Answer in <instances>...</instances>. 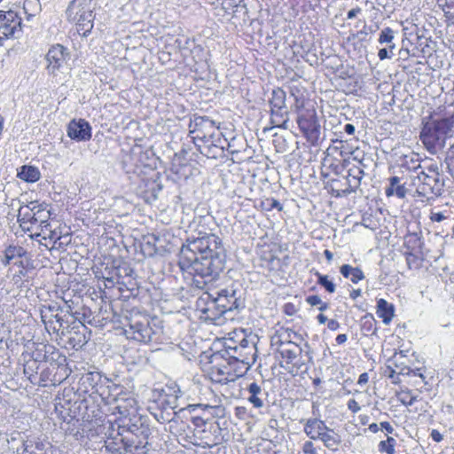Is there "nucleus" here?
I'll use <instances>...</instances> for the list:
<instances>
[{"mask_svg": "<svg viewBox=\"0 0 454 454\" xmlns=\"http://www.w3.org/2000/svg\"><path fill=\"white\" fill-rule=\"evenodd\" d=\"M225 254L222 239L215 233L199 232L183 243L178 265L193 276L209 277L223 268Z\"/></svg>", "mask_w": 454, "mask_h": 454, "instance_id": "nucleus-1", "label": "nucleus"}, {"mask_svg": "<svg viewBox=\"0 0 454 454\" xmlns=\"http://www.w3.org/2000/svg\"><path fill=\"white\" fill-rule=\"evenodd\" d=\"M290 95L294 98L292 109L296 115L295 121L301 136L309 146H317L320 141L321 125L316 99L311 98L309 90L301 84L292 85Z\"/></svg>", "mask_w": 454, "mask_h": 454, "instance_id": "nucleus-2", "label": "nucleus"}, {"mask_svg": "<svg viewBox=\"0 0 454 454\" xmlns=\"http://www.w3.org/2000/svg\"><path fill=\"white\" fill-rule=\"evenodd\" d=\"M189 132L198 151L207 158H215L214 150L223 149L219 126L207 116L194 115L189 123Z\"/></svg>", "mask_w": 454, "mask_h": 454, "instance_id": "nucleus-3", "label": "nucleus"}, {"mask_svg": "<svg viewBox=\"0 0 454 454\" xmlns=\"http://www.w3.org/2000/svg\"><path fill=\"white\" fill-rule=\"evenodd\" d=\"M0 262L8 266V277L14 284H24L30 279L34 270L32 254L23 246L10 243L0 250Z\"/></svg>", "mask_w": 454, "mask_h": 454, "instance_id": "nucleus-4", "label": "nucleus"}, {"mask_svg": "<svg viewBox=\"0 0 454 454\" xmlns=\"http://www.w3.org/2000/svg\"><path fill=\"white\" fill-rule=\"evenodd\" d=\"M453 128V116L439 119L430 116L422 121L419 140L428 153L434 154L445 146L446 140L450 137Z\"/></svg>", "mask_w": 454, "mask_h": 454, "instance_id": "nucleus-5", "label": "nucleus"}, {"mask_svg": "<svg viewBox=\"0 0 454 454\" xmlns=\"http://www.w3.org/2000/svg\"><path fill=\"white\" fill-rule=\"evenodd\" d=\"M51 206L46 201L35 200L22 204L17 215V222L20 228L26 233L34 234L35 226L47 228L51 216Z\"/></svg>", "mask_w": 454, "mask_h": 454, "instance_id": "nucleus-6", "label": "nucleus"}, {"mask_svg": "<svg viewBox=\"0 0 454 454\" xmlns=\"http://www.w3.org/2000/svg\"><path fill=\"white\" fill-rule=\"evenodd\" d=\"M245 306V290L242 286H227L224 289L212 294L207 303L208 314L214 316V321L227 311L239 309Z\"/></svg>", "mask_w": 454, "mask_h": 454, "instance_id": "nucleus-7", "label": "nucleus"}, {"mask_svg": "<svg viewBox=\"0 0 454 454\" xmlns=\"http://www.w3.org/2000/svg\"><path fill=\"white\" fill-rule=\"evenodd\" d=\"M245 306V290L242 286H227L224 289L212 294L207 303L208 314L214 316V321L227 311L239 309Z\"/></svg>", "mask_w": 454, "mask_h": 454, "instance_id": "nucleus-8", "label": "nucleus"}, {"mask_svg": "<svg viewBox=\"0 0 454 454\" xmlns=\"http://www.w3.org/2000/svg\"><path fill=\"white\" fill-rule=\"evenodd\" d=\"M93 0H72L67 10L66 17L68 23L82 36H88L94 27Z\"/></svg>", "mask_w": 454, "mask_h": 454, "instance_id": "nucleus-9", "label": "nucleus"}, {"mask_svg": "<svg viewBox=\"0 0 454 454\" xmlns=\"http://www.w3.org/2000/svg\"><path fill=\"white\" fill-rule=\"evenodd\" d=\"M36 4L32 0H14L9 3L8 10H0V41L12 38L21 31L22 19L20 10L22 8L27 18L34 16L28 12V7Z\"/></svg>", "mask_w": 454, "mask_h": 454, "instance_id": "nucleus-10", "label": "nucleus"}, {"mask_svg": "<svg viewBox=\"0 0 454 454\" xmlns=\"http://www.w3.org/2000/svg\"><path fill=\"white\" fill-rule=\"evenodd\" d=\"M412 184L416 187L414 197L429 200L441 193L443 183L438 164L432 160L424 165L422 170L413 179Z\"/></svg>", "mask_w": 454, "mask_h": 454, "instance_id": "nucleus-11", "label": "nucleus"}, {"mask_svg": "<svg viewBox=\"0 0 454 454\" xmlns=\"http://www.w3.org/2000/svg\"><path fill=\"white\" fill-rule=\"evenodd\" d=\"M297 340H301V335L295 332L286 329L273 338V345L277 346V351L286 364V368L301 367V356L302 348Z\"/></svg>", "mask_w": 454, "mask_h": 454, "instance_id": "nucleus-12", "label": "nucleus"}, {"mask_svg": "<svg viewBox=\"0 0 454 454\" xmlns=\"http://www.w3.org/2000/svg\"><path fill=\"white\" fill-rule=\"evenodd\" d=\"M203 156L198 149L183 148L175 153L173 158L171 165L173 174L180 180H187L200 175Z\"/></svg>", "mask_w": 454, "mask_h": 454, "instance_id": "nucleus-13", "label": "nucleus"}, {"mask_svg": "<svg viewBox=\"0 0 454 454\" xmlns=\"http://www.w3.org/2000/svg\"><path fill=\"white\" fill-rule=\"evenodd\" d=\"M350 152L342 140H336L331 144L322 160L321 175L333 176L343 173L349 164Z\"/></svg>", "mask_w": 454, "mask_h": 454, "instance_id": "nucleus-14", "label": "nucleus"}, {"mask_svg": "<svg viewBox=\"0 0 454 454\" xmlns=\"http://www.w3.org/2000/svg\"><path fill=\"white\" fill-rule=\"evenodd\" d=\"M126 319L128 325L124 332L128 338L143 343H149L154 340L157 331L153 328L148 315L132 310Z\"/></svg>", "mask_w": 454, "mask_h": 454, "instance_id": "nucleus-15", "label": "nucleus"}, {"mask_svg": "<svg viewBox=\"0 0 454 454\" xmlns=\"http://www.w3.org/2000/svg\"><path fill=\"white\" fill-rule=\"evenodd\" d=\"M400 251L404 256L409 269L418 270L421 268L425 261L421 233L408 232L404 235Z\"/></svg>", "mask_w": 454, "mask_h": 454, "instance_id": "nucleus-16", "label": "nucleus"}, {"mask_svg": "<svg viewBox=\"0 0 454 454\" xmlns=\"http://www.w3.org/2000/svg\"><path fill=\"white\" fill-rule=\"evenodd\" d=\"M69 58L70 52L67 47L60 43L52 44L45 55L47 72L55 74L67 64Z\"/></svg>", "mask_w": 454, "mask_h": 454, "instance_id": "nucleus-17", "label": "nucleus"}, {"mask_svg": "<svg viewBox=\"0 0 454 454\" xmlns=\"http://www.w3.org/2000/svg\"><path fill=\"white\" fill-rule=\"evenodd\" d=\"M68 232L67 231V227L65 224L61 223H58V224H54V223L49 220V226L47 228H42L39 232L35 234H29L31 239H37L41 237L43 239L49 241L53 247L56 245L60 246L62 242L61 239L67 237Z\"/></svg>", "mask_w": 454, "mask_h": 454, "instance_id": "nucleus-18", "label": "nucleus"}, {"mask_svg": "<svg viewBox=\"0 0 454 454\" xmlns=\"http://www.w3.org/2000/svg\"><path fill=\"white\" fill-rule=\"evenodd\" d=\"M67 137L77 142H85L90 140L92 137V128L85 119H73L67 127Z\"/></svg>", "mask_w": 454, "mask_h": 454, "instance_id": "nucleus-19", "label": "nucleus"}, {"mask_svg": "<svg viewBox=\"0 0 454 454\" xmlns=\"http://www.w3.org/2000/svg\"><path fill=\"white\" fill-rule=\"evenodd\" d=\"M322 178L325 189H327L328 192L331 193L332 196L339 198L351 193L343 173L336 174V176L331 177L328 176H323Z\"/></svg>", "mask_w": 454, "mask_h": 454, "instance_id": "nucleus-20", "label": "nucleus"}, {"mask_svg": "<svg viewBox=\"0 0 454 454\" xmlns=\"http://www.w3.org/2000/svg\"><path fill=\"white\" fill-rule=\"evenodd\" d=\"M231 351H229V356L231 358L249 366L255 363L257 352L255 343H249L248 346L245 348L231 346Z\"/></svg>", "mask_w": 454, "mask_h": 454, "instance_id": "nucleus-21", "label": "nucleus"}, {"mask_svg": "<svg viewBox=\"0 0 454 454\" xmlns=\"http://www.w3.org/2000/svg\"><path fill=\"white\" fill-rule=\"evenodd\" d=\"M247 401L253 405L254 408L260 409L264 406L268 394L263 388L262 384L252 382L247 388Z\"/></svg>", "mask_w": 454, "mask_h": 454, "instance_id": "nucleus-22", "label": "nucleus"}, {"mask_svg": "<svg viewBox=\"0 0 454 454\" xmlns=\"http://www.w3.org/2000/svg\"><path fill=\"white\" fill-rule=\"evenodd\" d=\"M304 424V433L312 440H318L321 434L325 432L327 426L321 419L312 418L305 420H301Z\"/></svg>", "mask_w": 454, "mask_h": 454, "instance_id": "nucleus-23", "label": "nucleus"}, {"mask_svg": "<svg viewBox=\"0 0 454 454\" xmlns=\"http://www.w3.org/2000/svg\"><path fill=\"white\" fill-rule=\"evenodd\" d=\"M116 403L117 404L114 409L122 417H128L137 412V402L131 395L119 397L116 399Z\"/></svg>", "mask_w": 454, "mask_h": 454, "instance_id": "nucleus-24", "label": "nucleus"}, {"mask_svg": "<svg viewBox=\"0 0 454 454\" xmlns=\"http://www.w3.org/2000/svg\"><path fill=\"white\" fill-rule=\"evenodd\" d=\"M114 271L115 261H112L108 262H102L97 266L95 275L98 280L114 284V281L116 280Z\"/></svg>", "mask_w": 454, "mask_h": 454, "instance_id": "nucleus-25", "label": "nucleus"}, {"mask_svg": "<svg viewBox=\"0 0 454 454\" xmlns=\"http://www.w3.org/2000/svg\"><path fill=\"white\" fill-rule=\"evenodd\" d=\"M211 379L215 382L227 384L235 380V374L225 364L216 365L211 369Z\"/></svg>", "mask_w": 454, "mask_h": 454, "instance_id": "nucleus-26", "label": "nucleus"}, {"mask_svg": "<svg viewBox=\"0 0 454 454\" xmlns=\"http://www.w3.org/2000/svg\"><path fill=\"white\" fill-rule=\"evenodd\" d=\"M17 177L26 183H35L41 178V172L35 166L22 165L17 169Z\"/></svg>", "mask_w": 454, "mask_h": 454, "instance_id": "nucleus-27", "label": "nucleus"}, {"mask_svg": "<svg viewBox=\"0 0 454 454\" xmlns=\"http://www.w3.org/2000/svg\"><path fill=\"white\" fill-rule=\"evenodd\" d=\"M116 280L114 284H130L132 281L133 270L125 262H115Z\"/></svg>", "mask_w": 454, "mask_h": 454, "instance_id": "nucleus-28", "label": "nucleus"}, {"mask_svg": "<svg viewBox=\"0 0 454 454\" xmlns=\"http://www.w3.org/2000/svg\"><path fill=\"white\" fill-rule=\"evenodd\" d=\"M376 314L382 319L385 325H389L395 315L394 305L384 299H379L377 301Z\"/></svg>", "mask_w": 454, "mask_h": 454, "instance_id": "nucleus-29", "label": "nucleus"}, {"mask_svg": "<svg viewBox=\"0 0 454 454\" xmlns=\"http://www.w3.org/2000/svg\"><path fill=\"white\" fill-rule=\"evenodd\" d=\"M363 176L364 170L359 165L354 164L348 169V174L344 175V177L347 179L348 186L351 192H355L360 186Z\"/></svg>", "mask_w": 454, "mask_h": 454, "instance_id": "nucleus-30", "label": "nucleus"}, {"mask_svg": "<svg viewBox=\"0 0 454 454\" xmlns=\"http://www.w3.org/2000/svg\"><path fill=\"white\" fill-rule=\"evenodd\" d=\"M280 251V246L275 242L264 243L260 247V257L262 261L272 263L278 259V253Z\"/></svg>", "mask_w": 454, "mask_h": 454, "instance_id": "nucleus-31", "label": "nucleus"}, {"mask_svg": "<svg viewBox=\"0 0 454 454\" xmlns=\"http://www.w3.org/2000/svg\"><path fill=\"white\" fill-rule=\"evenodd\" d=\"M387 197L395 195L399 199H403L407 194V189L404 184H400L398 176H392L389 178V185L385 190Z\"/></svg>", "mask_w": 454, "mask_h": 454, "instance_id": "nucleus-32", "label": "nucleus"}, {"mask_svg": "<svg viewBox=\"0 0 454 454\" xmlns=\"http://www.w3.org/2000/svg\"><path fill=\"white\" fill-rule=\"evenodd\" d=\"M340 272L347 280H350L354 284L364 278V274L359 267H354L349 264L341 265Z\"/></svg>", "mask_w": 454, "mask_h": 454, "instance_id": "nucleus-33", "label": "nucleus"}, {"mask_svg": "<svg viewBox=\"0 0 454 454\" xmlns=\"http://www.w3.org/2000/svg\"><path fill=\"white\" fill-rule=\"evenodd\" d=\"M210 298H212V293L205 292L196 301V309L201 313V317H204L205 320L214 321V316L208 314V309H207V303L209 302Z\"/></svg>", "mask_w": 454, "mask_h": 454, "instance_id": "nucleus-34", "label": "nucleus"}, {"mask_svg": "<svg viewBox=\"0 0 454 454\" xmlns=\"http://www.w3.org/2000/svg\"><path fill=\"white\" fill-rule=\"evenodd\" d=\"M318 440H321L325 446L331 450H335L340 444V439L338 434L333 431V429H331L327 427L325 432L321 434Z\"/></svg>", "mask_w": 454, "mask_h": 454, "instance_id": "nucleus-35", "label": "nucleus"}, {"mask_svg": "<svg viewBox=\"0 0 454 454\" xmlns=\"http://www.w3.org/2000/svg\"><path fill=\"white\" fill-rule=\"evenodd\" d=\"M41 317L42 321L45 325V329L49 333L52 331L53 333H57L58 334L59 333V324L58 323V320L54 318L51 308H49L47 311H43Z\"/></svg>", "mask_w": 454, "mask_h": 454, "instance_id": "nucleus-36", "label": "nucleus"}, {"mask_svg": "<svg viewBox=\"0 0 454 454\" xmlns=\"http://www.w3.org/2000/svg\"><path fill=\"white\" fill-rule=\"evenodd\" d=\"M394 37V30L391 27H387L380 31L378 42L380 44L387 43L389 51L392 52L395 47V43H393Z\"/></svg>", "mask_w": 454, "mask_h": 454, "instance_id": "nucleus-37", "label": "nucleus"}, {"mask_svg": "<svg viewBox=\"0 0 454 454\" xmlns=\"http://www.w3.org/2000/svg\"><path fill=\"white\" fill-rule=\"evenodd\" d=\"M259 208L262 211H271L277 209L278 212L283 211V205L274 198H265L260 201Z\"/></svg>", "mask_w": 454, "mask_h": 454, "instance_id": "nucleus-38", "label": "nucleus"}, {"mask_svg": "<svg viewBox=\"0 0 454 454\" xmlns=\"http://www.w3.org/2000/svg\"><path fill=\"white\" fill-rule=\"evenodd\" d=\"M396 440L392 436H387L386 440L380 441L378 445L380 452L387 454L395 453Z\"/></svg>", "mask_w": 454, "mask_h": 454, "instance_id": "nucleus-39", "label": "nucleus"}, {"mask_svg": "<svg viewBox=\"0 0 454 454\" xmlns=\"http://www.w3.org/2000/svg\"><path fill=\"white\" fill-rule=\"evenodd\" d=\"M396 397L404 406H411L417 401V396L413 395L409 389L397 392Z\"/></svg>", "mask_w": 454, "mask_h": 454, "instance_id": "nucleus-40", "label": "nucleus"}, {"mask_svg": "<svg viewBox=\"0 0 454 454\" xmlns=\"http://www.w3.org/2000/svg\"><path fill=\"white\" fill-rule=\"evenodd\" d=\"M403 167L409 170H416L420 167L419 155L412 153L411 155H405L403 161Z\"/></svg>", "mask_w": 454, "mask_h": 454, "instance_id": "nucleus-41", "label": "nucleus"}, {"mask_svg": "<svg viewBox=\"0 0 454 454\" xmlns=\"http://www.w3.org/2000/svg\"><path fill=\"white\" fill-rule=\"evenodd\" d=\"M199 442H196L195 444L203 448H211L219 443L218 436L212 435H205L198 437Z\"/></svg>", "mask_w": 454, "mask_h": 454, "instance_id": "nucleus-42", "label": "nucleus"}, {"mask_svg": "<svg viewBox=\"0 0 454 454\" xmlns=\"http://www.w3.org/2000/svg\"><path fill=\"white\" fill-rule=\"evenodd\" d=\"M306 301L310 306H319L318 309L320 311H325L328 308V304L324 302L318 295H309L306 298Z\"/></svg>", "mask_w": 454, "mask_h": 454, "instance_id": "nucleus-43", "label": "nucleus"}, {"mask_svg": "<svg viewBox=\"0 0 454 454\" xmlns=\"http://www.w3.org/2000/svg\"><path fill=\"white\" fill-rule=\"evenodd\" d=\"M398 374L407 375V376H418V377L421 378L422 380L425 379V376L421 372V369L420 368L411 369L408 366H403V367L400 368V371H399Z\"/></svg>", "mask_w": 454, "mask_h": 454, "instance_id": "nucleus-44", "label": "nucleus"}, {"mask_svg": "<svg viewBox=\"0 0 454 454\" xmlns=\"http://www.w3.org/2000/svg\"><path fill=\"white\" fill-rule=\"evenodd\" d=\"M196 421L201 423L205 428L202 429V430H197V434H200V433H207V432H209V433H216L217 431H219V427L217 426H214L212 424L210 425H207L204 420H202L201 419H199L197 418L196 419Z\"/></svg>", "mask_w": 454, "mask_h": 454, "instance_id": "nucleus-45", "label": "nucleus"}, {"mask_svg": "<svg viewBox=\"0 0 454 454\" xmlns=\"http://www.w3.org/2000/svg\"><path fill=\"white\" fill-rule=\"evenodd\" d=\"M448 217L449 216L446 215L443 212H434L433 210H431L430 215H429V219L433 223L442 222L443 220L447 219Z\"/></svg>", "mask_w": 454, "mask_h": 454, "instance_id": "nucleus-46", "label": "nucleus"}, {"mask_svg": "<svg viewBox=\"0 0 454 454\" xmlns=\"http://www.w3.org/2000/svg\"><path fill=\"white\" fill-rule=\"evenodd\" d=\"M135 427H136V430L139 432V434L142 435L144 437V439H146L149 435V427L148 426H145L143 423H141V426L140 427H137L136 425H132L130 427V431L132 433H135Z\"/></svg>", "mask_w": 454, "mask_h": 454, "instance_id": "nucleus-47", "label": "nucleus"}, {"mask_svg": "<svg viewBox=\"0 0 454 454\" xmlns=\"http://www.w3.org/2000/svg\"><path fill=\"white\" fill-rule=\"evenodd\" d=\"M302 451L304 454H318L314 443L310 441H306L302 445Z\"/></svg>", "mask_w": 454, "mask_h": 454, "instance_id": "nucleus-48", "label": "nucleus"}, {"mask_svg": "<svg viewBox=\"0 0 454 454\" xmlns=\"http://www.w3.org/2000/svg\"><path fill=\"white\" fill-rule=\"evenodd\" d=\"M238 4L236 3V0H223L222 3V6L225 11H232L235 12V8L238 7Z\"/></svg>", "mask_w": 454, "mask_h": 454, "instance_id": "nucleus-49", "label": "nucleus"}, {"mask_svg": "<svg viewBox=\"0 0 454 454\" xmlns=\"http://www.w3.org/2000/svg\"><path fill=\"white\" fill-rule=\"evenodd\" d=\"M347 406L348 409L351 411L353 413H357L361 410L360 405L355 399L348 400Z\"/></svg>", "mask_w": 454, "mask_h": 454, "instance_id": "nucleus-50", "label": "nucleus"}, {"mask_svg": "<svg viewBox=\"0 0 454 454\" xmlns=\"http://www.w3.org/2000/svg\"><path fill=\"white\" fill-rule=\"evenodd\" d=\"M392 56V52L389 51L388 47L387 48H382L378 52V57L380 60H384L386 59H389Z\"/></svg>", "mask_w": 454, "mask_h": 454, "instance_id": "nucleus-51", "label": "nucleus"}, {"mask_svg": "<svg viewBox=\"0 0 454 454\" xmlns=\"http://www.w3.org/2000/svg\"><path fill=\"white\" fill-rule=\"evenodd\" d=\"M284 311L286 314L293 316L297 312V309L293 303H286L284 306Z\"/></svg>", "mask_w": 454, "mask_h": 454, "instance_id": "nucleus-52", "label": "nucleus"}, {"mask_svg": "<svg viewBox=\"0 0 454 454\" xmlns=\"http://www.w3.org/2000/svg\"><path fill=\"white\" fill-rule=\"evenodd\" d=\"M249 343H255L254 340L247 339L244 336V334H241V337L239 340H238V346L237 347H247Z\"/></svg>", "mask_w": 454, "mask_h": 454, "instance_id": "nucleus-53", "label": "nucleus"}, {"mask_svg": "<svg viewBox=\"0 0 454 454\" xmlns=\"http://www.w3.org/2000/svg\"><path fill=\"white\" fill-rule=\"evenodd\" d=\"M380 429L386 430V432L387 434H393V432L395 431L394 427H392V425L389 422H387V421L380 422Z\"/></svg>", "mask_w": 454, "mask_h": 454, "instance_id": "nucleus-54", "label": "nucleus"}, {"mask_svg": "<svg viewBox=\"0 0 454 454\" xmlns=\"http://www.w3.org/2000/svg\"><path fill=\"white\" fill-rule=\"evenodd\" d=\"M430 436L436 442H440L443 439L442 434L436 429L431 431Z\"/></svg>", "mask_w": 454, "mask_h": 454, "instance_id": "nucleus-55", "label": "nucleus"}, {"mask_svg": "<svg viewBox=\"0 0 454 454\" xmlns=\"http://www.w3.org/2000/svg\"><path fill=\"white\" fill-rule=\"evenodd\" d=\"M361 12H362V9L360 7L357 6L356 8H353L348 12L347 19L348 20L354 19L357 14H359Z\"/></svg>", "mask_w": 454, "mask_h": 454, "instance_id": "nucleus-56", "label": "nucleus"}, {"mask_svg": "<svg viewBox=\"0 0 454 454\" xmlns=\"http://www.w3.org/2000/svg\"><path fill=\"white\" fill-rule=\"evenodd\" d=\"M327 327H328V329H329V330H331V331H336V330H338V329H339V327H340V324H339V322H338L337 320H335V319H330V320H328V322H327Z\"/></svg>", "mask_w": 454, "mask_h": 454, "instance_id": "nucleus-57", "label": "nucleus"}, {"mask_svg": "<svg viewBox=\"0 0 454 454\" xmlns=\"http://www.w3.org/2000/svg\"><path fill=\"white\" fill-rule=\"evenodd\" d=\"M231 346H238V340H235L234 339L231 338L225 342V350L228 355L229 351H231Z\"/></svg>", "mask_w": 454, "mask_h": 454, "instance_id": "nucleus-58", "label": "nucleus"}, {"mask_svg": "<svg viewBox=\"0 0 454 454\" xmlns=\"http://www.w3.org/2000/svg\"><path fill=\"white\" fill-rule=\"evenodd\" d=\"M368 380H369L368 373L364 372L359 376L357 384L360 386H363V385L366 384L368 382Z\"/></svg>", "mask_w": 454, "mask_h": 454, "instance_id": "nucleus-59", "label": "nucleus"}, {"mask_svg": "<svg viewBox=\"0 0 454 454\" xmlns=\"http://www.w3.org/2000/svg\"><path fill=\"white\" fill-rule=\"evenodd\" d=\"M344 131L348 135H354L355 133V126L351 123H347L344 126Z\"/></svg>", "mask_w": 454, "mask_h": 454, "instance_id": "nucleus-60", "label": "nucleus"}, {"mask_svg": "<svg viewBox=\"0 0 454 454\" xmlns=\"http://www.w3.org/2000/svg\"><path fill=\"white\" fill-rule=\"evenodd\" d=\"M347 340H348V337L346 334H339L335 339L337 344H339V345L345 343L347 341Z\"/></svg>", "mask_w": 454, "mask_h": 454, "instance_id": "nucleus-61", "label": "nucleus"}, {"mask_svg": "<svg viewBox=\"0 0 454 454\" xmlns=\"http://www.w3.org/2000/svg\"><path fill=\"white\" fill-rule=\"evenodd\" d=\"M368 429L372 432V433H377L379 432L380 429V424H377V423H372L369 425V427Z\"/></svg>", "mask_w": 454, "mask_h": 454, "instance_id": "nucleus-62", "label": "nucleus"}, {"mask_svg": "<svg viewBox=\"0 0 454 454\" xmlns=\"http://www.w3.org/2000/svg\"><path fill=\"white\" fill-rule=\"evenodd\" d=\"M324 255H325V257L326 258V260H327V262H331L333 261V254L330 250L325 249V250L324 251Z\"/></svg>", "mask_w": 454, "mask_h": 454, "instance_id": "nucleus-63", "label": "nucleus"}, {"mask_svg": "<svg viewBox=\"0 0 454 454\" xmlns=\"http://www.w3.org/2000/svg\"><path fill=\"white\" fill-rule=\"evenodd\" d=\"M317 321L319 324H325V323L328 322L327 317L324 314H319L317 317Z\"/></svg>", "mask_w": 454, "mask_h": 454, "instance_id": "nucleus-64", "label": "nucleus"}]
</instances>
